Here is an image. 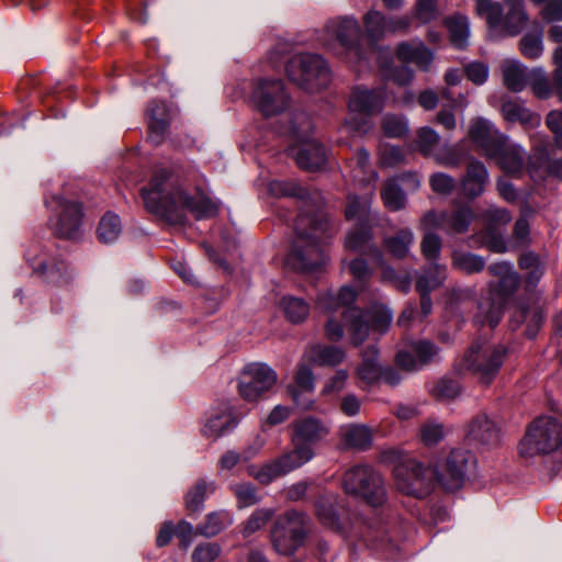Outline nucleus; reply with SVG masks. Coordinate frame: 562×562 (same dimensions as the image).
<instances>
[{
    "label": "nucleus",
    "mask_w": 562,
    "mask_h": 562,
    "mask_svg": "<svg viewBox=\"0 0 562 562\" xmlns=\"http://www.w3.org/2000/svg\"><path fill=\"white\" fill-rule=\"evenodd\" d=\"M204 184L203 176L193 167L161 168L142 189V198L148 212L169 224L180 225L188 212L196 220L217 214L218 205L205 193Z\"/></svg>",
    "instance_id": "obj_1"
},
{
    "label": "nucleus",
    "mask_w": 562,
    "mask_h": 562,
    "mask_svg": "<svg viewBox=\"0 0 562 562\" xmlns=\"http://www.w3.org/2000/svg\"><path fill=\"white\" fill-rule=\"evenodd\" d=\"M356 299L357 292L349 285H344L337 291L326 290L318 294L317 306L322 311L336 312L345 308L341 315L344 324L334 317L325 324V335L329 340H341L346 328L351 344L358 347L369 337L370 329L384 333L390 327L393 314L387 306L374 303L367 311L350 307Z\"/></svg>",
    "instance_id": "obj_2"
},
{
    "label": "nucleus",
    "mask_w": 562,
    "mask_h": 562,
    "mask_svg": "<svg viewBox=\"0 0 562 562\" xmlns=\"http://www.w3.org/2000/svg\"><path fill=\"white\" fill-rule=\"evenodd\" d=\"M333 235L334 229L323 212L317 209V212L310 214L304 210L295 221V237L285 265L301 272L319 269L328 260L324 245Z\"/></svg>",
    "instance_id": "obj_3"
},
{
    "label": "nucleus",
    "mask_w": 562,
    "mask_h": 562,
    "mask_svg": "<svg viewBox=\"0 0 562 562\" xmlns=\"http://www.w3.org/2000/svg\"><path fill=\"white\" fill-rule=\"evenodd\" d=\"M488 272L498 278V283L488 285L487 297L477 305L479 313L475 316V322L494 328L502 318L503 307L507 300L518 289L520 277L513 265L505 261L491 265Z\"/></svg>",
    "instance_id": "obj_4"
},
{
    "label": "nucleus",
    "mask_w": 562,
    "mask_h": 562,
    "mask_svg": "<svg viewBox=\"0 0 562 562\" xmlns=\"http://www.w3.org/2000/svg\"><path fill=\"white\" fill-rule=\"evenodd\" d=\"M385 103V91L382 88H352L348 100V116L340 127L341 134L364 135L372 128L370 116L380 113Z\"/></svg>",
    "instance_id": "obj_5"
},
{
    "label": "nucleus",
    "mask_w": 562,
    "mask_h": 562,
    "mask_svg": "<svg viewBox=\"0 0 562 562\" xmlns=\"http://www.w3.org/2000/svg\"><path fill=\"white\" fill-rule=\"evenodd\" d=\"M560 449H562V420L548 415L535 418L527 426L518 445L519 456L525 459L550 454Z\"/></svg>",
    "instance_id": "obj_6"
},
{
    "label": "nucleus",
    "mask_w": 562,
    "mask_h": 562,
    "mask_svg": "<svg viewBox=\"0 0 562 562\" xmlns=\"http://www.w3.org/2000/svg\"><path fill=\"white\" fill-rule=\"evenodd\" d=\"M308 530V518L291 509L279 515L270 530L273 549L280 555H292L304 544Z\"/></svg>",
    "instance_id": "obj_7"
},
{
    "label": "nucleus",
    "mask_w": 562,
    "mask_h": 562,
    "mask_svg": "<svg viewBox=\"0 0 562 562\" xmlns=\"http://www.w3.org/2000/svg\"><path fill=\"white\" fill-rule=\"evenodd\" d=\"M506 355V349L502 346H491L488 342H474L462 360L454 366L452 371L453 379L449 381L457 384V378L474 371L480 373L486 383L501 368Z\"/></svg>",
    "instance_id": "obj_8"
},
{
    "label": "nucleus",
    "mask_w": 562,
    "mask_h": 562,
    "mask_svg": "<svg viewBox=\"0 0 562 562\" xmlns=\"http://www.w3.org/2000/svg\"><path fill=\"white\" fill-rule=\"evenodd\" d=\"M289 79L308 92L326 88L331 80L327 63L317 54H296L286 63Z\"/></svg>",
    "instance_id": "obj_9"
},
{
    "label": "nucleus",
    "mask_w": 562,
    "mask_h": 562,
    "mask_svg": "<svg viewBox=\"0 0 562 562\" xmlns=\"http://www.w3.org/2000/svg\"><path fill=\"white\" fill-rule=\"evenodd\" d=\"M344 491L362 498L372 507H380L386 502V491L381 474L369 464H358L345 472Z\"/></svg>",
    "instance_id": "obj_10"
},
{
    "label": "nucleus",
    "mask_w": 562,
    "mask_h": 562,
    "mask_svg": "<svg viewBox=\"0 0 562 562\" xmlns=\"http://www.w3.org/2000/svg\"><path fill=\"white\" fill-rule=\"evenodd\" d=\"M370 194L350 195L345 211L346 218L355 222V227L347 234L345 248L350 251H369L375 257L370 227Z\"/></svg>",
    "instance_id": "obj_11"
},
{
    "label": "nucleus",
    "mask_w": 562,
    "mask_h": 562,
    "mask_svg": "<svg viewBox=\"0 0 562 562\" xmlns=\"http://www.w3.org/2000/svg\"><path fill=\"white\" fill-rule=\"evenodd\" d=\"M325 31L336 38L348 63L356 65L367 60L369 48L363 44V32L355 16L346 15L329 20Z\"/></svg>",
    "instance_id": "obj_12"
},
{
    "label": "nucleus",
    "mask_w": 562,
    "mask_h": 562,
    "mask_svg": "<svg viewBox=\"0 0 562 562\" xmlns=\"http://www.w3.org/2000/svg\"><path fill=\"white\" fill-rule=\"evenodd\" d=\"M475 459L464 449H452L445 458L430 467L434 483L448 492L461 488L465 482L468 471Z\"/></svg>",
    "instance_id": "obj_13"
},
{
    "label": "nucleus",
    "mask_w": 562,
    "mask_h": 562,
    "mask_svg": "<svg viewBox=\"0 0 562 562\" xmlns=\"http://www.w3.org/2000/svg\"><path fill=\"white\" fill-rule=\"evenodd\" d=\"M393 473L397 490L417 498L426 497L435 484L430 467H425L414 459L398 463Z\"/></svg>",
    "instance_id": "obj_14"
},
{
    "label": "nucleus",
    "mask_w": 562,
    "mask_h": 562,
    "mask_svg": "<svg viewBox=\"0 0 562 562\" xmlns=\"http://www.w3.org/2000/svg\"><path fill=\"white\" fill-rule=\"evenodd\" d=\"M250 100L265 116L281 113L290 103L284 85L280 79L259 80L254 88Z\"/></svg>",
    "instance_id": "obj_15"
},
{
    "label": "nucleus",
    "mask_w": 562,
    "mask_h": 562,
    "mask_svg": "<svg viewBox=\"0 0 562 562\" xmlns=\"http://www.w3.org/2000/svg\"><path fill=\"white\" fill-rule=\"evenodd\" d=\"M49 204L56 207V220L52 221L54 233L64 238H76L81 226V206L61 196H53Z\"/></svg>",
    "instance_id": "obj_16"
},
{
    "label": "nucleus",
    "mask_w": 562,
    "mask_h": 562,
    "mask_svg": "<svg viewBox=\"0 0 562 562\" xmlns=\"http://www.w3.org/2000/svg\"><path fill=\"white\" fill-rule=\"evenodd\" d=\"M486 156L494 159L508 175L518 176L524 169L528 171L529 161L526 164V153L524 148L518 144L510 143L507 135L501 138L497 146Z\"/></svg>",
    "instance_id": "obj_17"
},
{
    "label": "nucleus",
    "mask_w": 562,
    "mask_h": 562,
    "mask_svg": "<svg viewBox=\"0 0 562 562\" xmlns=\"http://www.w3.org/2000/svg\"><path fill=\"white\" fill-rule=\"evenodd\" d=\"M532 155L529 157L528 172L531 178H543L551 173L562 178V158L549 162L548 140L542 134L535 133L530 136Z\"/></svg>",
    "instance_id": "obj_18"
},
{
    "label": "nucleus",
    "mask_w": 562,
    "mask_h": 562,
    "mask_svg": "<svg viewBox=\"0 0 562 562\" xmlns=\"http://www.w3.org/2000/svg\"><path fill=\"white\" fill-rule=\"evenodd\" d=\"M379 351L375 346H369L362 353V363L358 369V375L366 383L397 384L401 382V374L393 368H381L378 364Z\"/></svg>",
    "instance_id": "obj_19"
},
{
    "label": "nucleus",
    "mask_w": 562,
    "mask_h": 562,
    "mask_svg": "<svg viewBox=\"0 0 562 562\" xmlns=\"http://www.w3.org/2000/svg\"><path fill=\"white\" fill-rule=\"evenodd\" d=\"M26 260L33 271L44 277L47 281L64 284L69 280L68 266L64 260L50 257L46 252H26Z\"/></svg>",
    "instance_id": "obj_20"
},
{
    "label": "nucleus",
    "mask_w": 562,
    "mask_h": 562,
    "mask_svg": "<svg viewBox=\"0 0 562 562\" xmlns=\"http://www.w3.org/2000/svg\"><path fill=\"white\" fill-rule=\"evenodd\" d=\"M292 429V445H308L311 448L323 441L330 432V427L327 423L311 416L294 420Z\"/></svg>",
    "instance_id": "obj_21"
},
{
    "label": "nucleus",
    "mask_w": 562,
    "mask_h": 562,
    "mask_svg": "<svg viewBox=\"0 0 562 562\" xmlns=\"http://www.w3.org/2000/svg\"><path fill=\"white\" fill-rule=\"evenodd\" d=\"M465 437L474 445L492 448L501 442V428L487 415L479 414L469 423Z\"/></svg>",
    "instance_id": "obj_22"
},
{
    "label": "nucleus",
    "mask_w": 562,
    "mask_h": 562,
    "mask_svg": "<svg viewBox=\"0 0 562 562\" xmlns=\"http://www.w3.org/2000/svg\"><path fill=\"white\" fill-rule=\"evenodd\" d=\"M289 154L300 168L306 170L321 169L327 159L326 148L315 139H305L291 146Z\"/></svg>",
    "instance_id": "obj_23"
},
{
    "label": "nucleus",
    "mask_w": 562,
    "mask_h": 562,
    "mask_svg": "<svg viewBox=\"0 0 562 562\" xmlns=\"http://www.w3.org/2000/svg\"><path fill=\"white\" fill-rule=\"evenodd\" d=\"M412 351L401 350L397 352L395 362L397 367L406 371H414L431 362L438 355V347L428 340L415 341L411 346Z\"/></svg>",
    "instance_id": "obj_24"
},
{
    "label": "nucleus",
    "mask_w": 562,
    "mask_h": 562,
    "mask_svg": "<svg viewBox=\"0 0 562 562\" xmlns=\"http://www.w3.org/2000/svg\"><path fill=\"white\" fill-rule=\"evenodd\" d=\"M401 180L405 183L406 190H417L419 188V179L415 173H406L398 179H391L385 184L381 192L385 206L391 211H398L405 206L406 196L403 189L397 181Z\"/></svg>",
    "instance_id": "obj_25"
},
{
    "label": "nucleus",
    "mask_w": 562,
    "mask_h": 562,
    "mask_svg": "<svg viewBox=\"0 0 562 562\" xmlns=\"http://www.w3.org/2000/svg\"><path fill=\"white\" fill-rule=\"evenodd\" d=\"M504 136L491 121L483 117L472 120L469 128V137L483 149L485 155L494 149Z\"/></svg>",
    "instance_id": "obj_26"
},
{
    "label": "nucleus",
    "mask_w": 562,
    "mask_h": 562,
    "mask_svg": "<svg viewBox=\"0 0 562 562\" xmlns=\"http://www.w3.org/2000/svg\"><path fill=\"white\" fill-rule=\"evenodd\" d=\"M238 379V386H272L278 382V374L265 362H251L243 368Z\"/></svg>",
    "instance_id": "obj_27"
},
{
    "label": "nucleus",
    "mask_w": 562,
    "mask_h": 562,
    "mask_svg": "<svg viewBox=\"0 0 562 562\" xmlns=\"http://www.w3.org/2000/svg\"><path fill=\"white\" fill-rule=\"evenodd\" d=\"M502 115L509 123H520L526 130L538 127L541 123L539 114L528 109L520 100H505L502 104Z\"/></svg>",
    "instance_id": "obj_28"
},
{
    "label": "nucleus",
    "mask_w": 562,
    "mask_h": 562,
    "mask_svg": "<svg viewBox=\"0 0 562 562\" xmlns=\"http://www.w3.org/2000/svg\"><path fill=\"white\" fill-rule=\"evenodd\" d=\"M396 55L400 60L412 63L422 70H428L434 60L432 52L419 40L401 43Z\"/></svg>",
    "instance_id": "obj_29"
},
{
    "label": "nucleus",
    "mask_w": 562,
    "mask_h": 562,
    "mask_svg": "<svg viewBox=\"0 0 562 562\" xmlns=\"http://www.w3.org/2000/svg\"><path fill=\"white\" fill-rule=\"evenodd\" d=\"M487 179L488 173L485 166L477 160L470 161L467 167V172L461 180L462 193L471 199L481 195Z\"/></svg>",
    "instance_id": "obj_30"
},
{
    "label": "nucleus",
    "mask_w": 562,
    "mask_h": 562,
    "mask_svg": "<svg viewBox=\"0 0 562 562\" xmlns=\"http://www.w3.org/2000/svg\"><path fill=\"white\" fill-rule=\"evenodd\" d=\"M503 81L513 92H521L528 86L530 69L518 59H505L501 65Z\"/></svg>",
    "instance_id": "obj_31"
},
{
    "label": "nucleus",
    "mask_w": 562,
    "mask_h": 562,
    "mask_svg": "<svg viewBox=\"0 0 562 562\" xmlns=\"http://www.w3.org/2000/svg\"><path fill=\"white\" fill-rule=\"evenodd\" d=\"M508 11L503 15V22L498 31L507 36L518 35L528 22V14L522 0H505Z\"/></svg>",
    "instance_id": "obj_32"
},
{
    "label": "nucleus",
    "mask_w": 562,
    "mask_h": 562,
    "mask_svg": "<svg viewBox=\"0 0 562 562\" xmlns=\"http://www.w3.org/2000/svg\"><path fill=\"white\" fill-rule=\"evenodd\" d=\"M315 456L313 448L308 445H293V449L276 459L282 475H285L305 463Z\"/></svg>",
    "instance_id": "obj_33"
},
{
    "label": "nucleus",
    "mask_w": 562,
    "mask_h": 562,
    "mask_svg": "<svg viewBox=\"0 0 562 562\" xmlns=\"http://www.w3.org/2000/svg\"><path fill=\"white\" fill-rule=\"evenodd\" d=\"M342 442L350 449L364 451L372 445V429L363 424H351L340 430Z\"/></svg>",
    "instance_id": "obj_34"
},
{
    "label": "nucleus",
    "mask_w": 562,
    "mask_h": 562,
    "mask_svg": "<svg viewBox=\"0 0 562 562\" xmlns=\"http://www.w3.org/2000/svg\"><path fill=\"white\" fill-rule=\"evenodd\" d=\"M449 33L451 45L458 49H464L469 44L470 22L468 16L454 13L443 20Z\"/></svg>",
    "instance_id": "obj_35"
},
{
    "label": "nucleus",
    "mask_w": 562,
    "mask_h": 562,
    "mask_svg": "<svg viewBox=\"0 0 562 562\" xmlns=\"http://www.w3.org/2000/svg\"><path fill=\"white\" fill-rule=\"evenodd\" d=\"M364 34L370 42L369 50L387 33V18L376 10H369L363 15Z\"/></svg>",
    "instance_id": "obj_36"
},
{
    "label": "nucleus",
    "mask_w": 562,
    "mask_h": 562,
    "mask_svg": "<svg viewBox=\"0 0 562 562\" xmlns=\"http://www.w3.org/2000/svg\"><path fill=\"white\" fill-rule=\"evenodd\" d=\"M308 358L316 364L334 367L345 360L346 352L338 346L318 344L311 347Z\"/></svg>",
    "instance_id": "obj_37"
},
{
    "label": "nucleus",
    "mask_w": 562,
    "mask_h": 562,
    "mask_svg": "<svg viewBox=\"0 0 562 562\" xmlns=\"http://www.w3.org/2000/svg\"><path fill=\"white\" fill-rule=\"evenodd\" d=\"M446 267L437 262L429 263L416 279L417 292L430 293L439 288L446 280Z\"/></svg>",
    "instance_id": "obj_38"
},
{
    "label": "nucleus",
    "mask_w": 562,
    "mask_h": 562,
    "mask_svg": "<svg viewBox=\"0 0 562 562\" xmlns=\"http://www.w3.org/2000/svg\"><path fill=\"white\" fill-rule=\"evenodd\" d=\"M215 491V483L207 482L204 479L198 480L186 494V508L190 513L200 512L206 497Z\"/></svg>",
    "instance_id": "obj_39"
},
{
    "label": "nucleus",
    "mask_w": 562,
    "mask_h": 562,
    "mask_svg": "<svg viewBox=\"0 0 562 562\" xmlns=\"http://www.w3.org/2000/svg\"><path fill=\"white\" fill-rule=\"evenodd\" d=\"M475 13L485 19L491 31L497 32L503 22L504 8L494 0H475Z\"/></svg>",
    "instance_id": "obj_40"
},
{
    "label": "nucleus",
    "mask_w": 562,
    "mask_h": 562,
    "mask_svg": "<svg viewBox=\"0 0 562 562\" xmlns=\"http://www.w3.org/2000/svg\"><path fill=\"white\" fill-rule=\"evenodd\" d=\"M519 267L525 271L528 288L536 286L546 271L544 262L533 252L522 254L519 258Z\"/></svg>",
    "instance_id": "obj_41"
},
{
    "label": "nucleus",
    "mask_w": 562,
    "mask_h": 562,
    "mask_svg": "<svg viewBox=\"0 0 562 562\" xmlns=\"http://www.w3.org/2000/svg\"><path fill=\"white\" fill-rule=\"evenodd\" d=\"M232 524L229 513L225 510L210 513L205 520L195 529V535L206 538L218 535L224 528Z\"/></svg>",
    "instance_id": "obj_42"
},
{
    "label": "nucleus",
    "mask_w": 562,
    "mask_h": 562,
    "mask_svg": "<svg viewBox=\"0 0 562 562\" xmlns=\"http://www.w3.org/2000/svg\"><path fill=\"white\" fill-rule=\"evenodd\" d=\"M519 52L528 59H539L544 52L543 32L541 29L527 32L519 41Z\"/></svg>",
    "instance_id": "obj_43"
},
{
    "label": "nucleus",
    "mask_w": 562,
    "mask_h": 562,
    "mask_svg": "<svg viewBox=\"0 0 562 562\" xmlns=\"http://www.w3.org/2000/svg\"><path fill=\"white\" fill-rule=\"evenodd\" d=\"M236 426V419L233 417L231 407H225L221 414H214L205 424L203 434L213 438H218L226 431Z\"/></svg>",
    "instance_id": "obj_44"
},
{
    "label": "nucleus",
    "mask_w": 562,
    "mask_h": 562,
    "mask_svg": "<svg viewBox=\"0 0 562 562\" xmlns=\"http://www.w3.org/2000/svg\"><path fill=\"white\" fill-rule=\"evenodd\" d=\"M413 243V232L408 228H404L397 232L394 236L385 238L384 246L392 256L397 259H403L408 255Z\"/></svg>",
    "instance_id": "obj_45"
},
{
    "label": "nucleus",
    "mask_w": 562,
    "mask_h": 562,
    "mask_svg": "<svg viewBox=\"0 0 562 562\" xmlns=\"http://www.w3.org/2000/svg\"><path fill=\"white\" fill-rule=\"evenodd\" d=\"M166 105L164 103L154 102L148 109L149 116V139L154 144H159L167 128L165 119Z\"/></svg>",
    "instance_id": "obj_46"
},
{
    "label": "nucleus",
    "mask_w": 562,
    "mask_h": 562,
    "mask_svg": "<svg viewBox=\"0 0 562 562\" xmlns=\"http://www.w3.org/2000/svg\"><path fill=\"white\" fill-rule=\"evenodd\" d=\"M452 266L467 273L473 274L482 271L485 266V260L475 254L456 250L451 256Z\"/></svg>",
    "instance_id": "obj_47"
},
{
    "label": "nucleus",
    "mask_w": 562,
    "mask_h": 562,
    "mask_svg": "<svg viewBox=\"0 0 562 562\" xmlns=\"http://www.w3.org/2000/svg\"><path fill=\"white\" fill-rule=\"evenodd\" d=\"M473 218V212L470 206H459L451 212H447V233L462 234L469 229Z\"/></svg>",
    "instance_id": "obj_48"
},
{
    "label": "nucleus",
    "mask_w": 562,
    "mask_h": 562,
    "mask_svg": "<svg viewBox=\"0 0 562 562\" xmlns=\"http://www.w3.org/2000/svg\"><path fill=\"white\" fill-rule=\"evenodd\" d=\"M316 515L319 521L328 528L338 527V515L336 510V497L323 495L316 503Z\"/></svg>",
    "instance_id": "obj_49"
},
{
    "label": "nucleus",
    "mask_w": 562,
    "mask_h": 562,
    "mask_svg": "<svg viewBox=\"0 0 562 562\" xmlns=\"http://www.w3.org/2000/svg\"><path fill=\"white\" fill-rule=\"evenodd\" d=\"M280 304L284 315L292 323L303 322L310 313L308 304L300 297L284 296Z\"/></svg>",
    "instance_id": "obj_50"
},
{
    "label": "nucleus",
    "mask_w": 562,
    "mask_h": 562,
    "mask_svg": "<svg viewBox=\"0 0 562 562\" xmlns=\"http://www.w3.org/2000/svg\"><path fill=\"white\" fill-rule=\"evenodd\" d=\"M528 85L539 99H548L553 92V87L542 67L530 69Z\"/></svg>",
    "instance_id": "obj_51"
},
{
    "label": "nucleus",
    "mask_w": 562,
    "mask_h": 562,
    "mask_svg": "<svg viewBox=\"0 0 562 562\" xmlns=\"http://www.w3.org/2000/svg\"><path fill=\"white\" fill-rule=\"evenodd\" d=\"M446 434L443 424L435 419L425 420L419 428L420 441L427 447L438 445L446 437Z\"/></svg>",
    "instance_id": "obj_52"
},
{
    "label": "nucleus",
    "mask_w": 562,
    "mask_h": 562,
    "mask_svg": "<svg viewBox=\"0 0 562 562\" xmlns=\"http://www.w3.org/2000/svg\"><path fill=\"white\" fill-rule=\"evenodd\" d=\"M122 232L121 221L117 215L106 213L100 221L98 236L102 243H113Z\"/></svg>",
    "instance_id": "obj_53"
},
{
    "label": "nucleus",
    "mask_w": 562,
    "mask_h": 562,
    "mask_svg": "<svg viewBox=\"0 0 562 562\" xmlns=\"http://www.w3.org/2000/svg\"><path fill=\"white\" fill-rule=\"evenodd\" d=\"M231 491L237 499L238 508H246L258 504L261 497L257 488L250 483H238L231 486Z\"/></svg>",
    "instance_id": "obj_54"
},
{
    "label": "nucleus",
    "mask_w": 562,
    "mask_h": 562,
    "mask_svg": "<svg viewBox=\"0 0 562 562\" xmlns=\"http://www.w3.org/2000/svg\"><path fill=\"white\" fill-rule=\"evenodd\" d=\"M276 512L272 508H258L243 526V535L248 537L258 530L262 529L274 516Z\"/></svg>",
    "instance_id": "obj_55"
},
{
    "label": "nucleus",
    "mask_w": 562,
    "mask_h": 562,
    "mask_svg": "<svg viewBox=\"0 0 562 562\" xmlns=\"http://www.w3.org/2000/svg\"><path fill=\"white\" fill-rule=\"evenodd\" d=\"M382 131L385 136L400 138L408 133V123L404 116L396 114H385L381 122Z\"/></svg>",
    "instance_id": "obj_56"
},
{
    "label": "nucleus",
    "mask_w": 562,
    "mask_h": 562,
    "mask_svg": "<svg viewBox=\"0 0 562 562\" xmlns=\"http://www.w3.org/2000/svg\"><path fill=\"white\" fill-rule=\"evenodd\" d=\"M420 248L425 259L430 263H434L440 256L441 238L432 232H426L423 237Z\"/></svg>",
    "instance_id": "obj_57"
},
{
    "label": "nucleus",
    "mask_w": 562,
    "mask_h": 562,
    "mask_svg": "<svg viewBox=\"0 0 562 562\" xmlns=\"http://www.w3.org/2000/svg\"><path fill=\"white\" fill-rule=\"evenodd\" d=\"M248 473L251 476H254L261 484H269L273 480L282 476L281 471H280L276 460H273L272 462L266 463L260 468L250 465L248 468Z\"/></svg>",
    "instance_id": "obj_58"
},
{
    "label": "nucleus",
    "mask_w": 562,
    "mask_h": 562,
    "mask_svg": "<svg viewBox=\"0 0 562 562\" xmlns=\"http://www.w3.org/2000/svg\"><path fill=\"white\" fill-rule=\"evenodd\" d=\"M440 15L438 0H417L415 16L424 24L435 21Z\"/></svg>",
    "instance_id": "obj_59"
},
{
    "label": "nucleus",
    "mask_w": 562,
    "mask_h": 562,
    "mask_svg": "<svg viewBox=\"0 0 562 562\" xmlns=\"http://www.w3.org/2000/svg\"><path fill=\"white\" fill-rule=\"evenodd\" d=\"M222 552V548L216 542L199 543L192 551V562H213Z\"/></svg>",
    "instance_id": "obj_60"
},
{
    "label": "nucleus",
    "mask_w": 562,
    "mask_h": 562,
    "mask_svg": "<svg viewBox=\"0 0 562 562\" xmlns=\"http://www.w3.org/2000/svg\"><path fill=\"white\" fill-rule=\"evenodd\" d=\"M270 191L274 194L296 196L301 200L310 199L311 195V193L305 188L294 182H271Z\"/></svg>",
    "instance_id": "obj_61"
},
{
    "label": "nucleus",
    "mask_w": 562,
    "mask_h": 562,
    "mask_svg": "<svg viewBox=\"0 0 562 562\" xmlns=\"http://www.w3.org/2000/svg\"><path fill=\"white\" fill-rule=\"evenodd\" d=\"M438 133L430 127H422L417 132V145L419 150L425 155L429 156L432 154L434 148L439 143Z\"/></svg>",
    "instance_id": "obj_62"
},
{
    "label": "nucleus",
    "mask_w": 562,
    "mask_h": 562,
    "mask_svg": "<svg viewBox=\"0 0 562 562\" xmlns=\"http://www.w3.org/2000/svg\"><path fill=\"white\" fill-rule=\"evenodd\" d=\"M429 186L434 192L449 195L456 188V180L445 172H436L430 176Z\"/></svg>",
    "instance_id": "obj_63"
},
{
    "label": "nucleus",
    "mask_w": 562,
    "mask_h": 562,
    "mask_svg": "<svg viewBox=\"0 0 562 562\" xmlns=\"http://www.w3.org/2000/svg\"><path fill=\"white\" fill-rule=\"evenodd\" d=\"M380 162L386 167H393L404 161L403 150L394 145L382 144L379 147Z\"/></svg>",
    "instance_id": "obj_64"
}]
</instances>
